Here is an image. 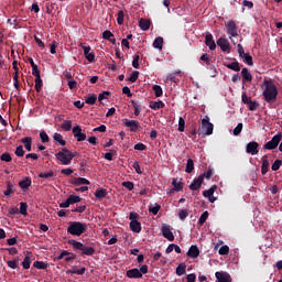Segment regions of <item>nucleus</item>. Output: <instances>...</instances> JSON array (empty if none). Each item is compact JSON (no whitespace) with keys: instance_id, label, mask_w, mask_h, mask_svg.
Here are the masks:
<instances>
[{"instance_id":"7ed1b4c3","label":"nucleus","mask_w":282,"mask_h":282,"mask_svg":"<svg viewBox=\"0 0 282 282\" xmlns=\"http://www.w3.org/2000/svg\"><path fill=\"white\" fill-rule=\"evenodd\" d=\"M55 158L58 160V162H61V164H63V166H69L74 158H76V154H74V152H72L69 149L63 148L55 154Z\"/></svg>"},{"instance_id":"de8ad7c7","label":"nucleus","mask_w":282,"mask_h":282,"mask_svg":"<svg viewBox=\"0 0 282 282\" xmlns=\"http://www.w3.org/2000/svg\"><path fill=\"white\" fill-rule=\"evenodd\" d=\"M208 219V210L204 212L199 219H198V224L199 226H204V224H206V220Z\"/></svg>"},{"instance_id":"a19ab883","label":"nucleus","mask_w":282,"mask_h":282,"mask_svg":"<svg viewBox=\"0 0 282 282\" xmlns=\"http://www.w3.org/2000/svg\"><path fill=\"white\" fill-rule=\"evenodd\" d=\"M41 89H43V79H41V77H35V91L40 94Z\"/></svg>"},{"instance_id":"6e6552de","label":"nucleus","mask_w":282,"mask_h":282,"mask_svg":"<svg viewBox=\"0 0 282 282\" xmlns=\"http://www.w3.org/2000/svg\"><path fill=\"white\" fill-rule=\"evenodd\" d=\"M73 135L77 142H85V140H87V134L83 132V128H80V126H75L73 128Z\"/></svg>"},{"instance_id":"c03bdc74","label":"nucleus","mask_w":282,"mask_h":282,"mask_svg":"<svg viewBox=\"0 0 282 282\" xmlns=\"http://www.w3.org/2000/svg\"><path fill=\"white\" fill-rule=\"evenodd\" d=\"M117 23L118 25H123L124 23V11L120 10L117 13Z\"/></svg>"},{"instance_id":"4468645a","label":"nucleus","mask_w":282,"mask_h":282,"mask_svg":"<svg viewBox=\"0 0 282 282\" xmlns=\"http://www.w3.org/2000/svg\"><path fill=\"white\" fill-rule=\"evenodd\" d=\"M205 45H207V47H209L210 52H215V50H217V44L215 43V40L213 39L212 33L206 34Z\"/></svg>"},{"instance_id":"4c0bfd02","label":"nucleus","mask_w":282,"mask_h":282,"mask_svg":"<svg viewBox=\"0 0 282 282\" xmlns=\"http://www.w3.org/2000/svg\"><path fill=\"white\" fill-rule=\"evenodd\" d=\"M217 188V185H213L209 189H206L203 192L204 197H212L215 195V189Z\"/></svg>"},{"instance_id":"37998d69","label":"nucleus","mask_w":282,"mask_h":282,"mask_svg":"<svg viewBox=\"0 0 282 282\" xmlns=\"http://www.w3.org/2000/svg\"><path fill=\"white\" fill-rule=\"evenodd\" d=\"M152 89L156 98L162 97V94H164V91L162 90V86L160 85H154Z\"/></svg>"},{"instance_id":"f3484780","label":"nucleus","mask_w":282,"mask_h":282,"mask_svg":"<svg viewBox=\"0 0 282 282\" xmlns=\"http://www.w3.org/2000/svg\"><path fill=\"white\" fill-rule=\"evenodd\" d=\"M186 254L189 259H197L199 257V248L196 245H192Z\"/></svg>"},{"instance_id":"a18cd8bd","label":"nucleus","mask_w":282,"mask_h":282,"mask_svg":"<svg viewBox=\"0 0 282 282\" xmlns=\"http://www.w3.org/2000/svg\"><path fill=\"white\" fill-rule=\"evenodd\" d=\"M61 129H63L64 131H72V120H65L61 124Z\"/></svg>"},{"instance_id":"9b49d317","label":"nucleus","mask_w":282,"mask_h":282,"mask_svg":"<svg viewBox=\"0 0 282 282\" xmlns=\"http://www.w3.org/2000/svg\"><path fill=\"white\" fill-rule=\"evenodd\" d=\"M216 43L217 46L220 47L221 52H227V54H230V42H228V40L225 37H219Z\"/></svg>"},{"instance_id":"5fc2aeb1","label":"nucleus","mask_w":282,"mask_h":282,"mask_svg":"<svg viewBox=\"0 0 282 282\" xmlns=\"http://www.w3.org/2000/svg\"><path fill=\"white\" fill-rule=\"evenodd\" d=\"M161 208L162 206L160 204H155L154 207H149V213H152V215H158Z\"/></svg>"},{"instance_id":"8fccbe9b","label":"nucleus","mask_w":282,"mask_h":282,"mask_svg":"<svg viewBox=\"0 0 282 282\" xmlns=\"http://www.w3.org/2000/svg\"><path fill=\"white\" fill-rule=\"evenodd\" d=\"M40 138H41L43 144L50 142V135H47V132H45V130H42L40 132Z\"/></svg>"},{"instance_id":"49530a36","label":"nucleus","mask_w":282,"mask_h":282,"mask_svg":"<svg viewBox=\"0 0 282 282\" xmlns=\"http://www.w3.org/2000/svg\"><path fill=\"white\" fill-rule=\"evenodd\" d=\"M67 199H68V203L72 205V204H78L79 202H82L83 198H80V196L69 195Z\"/></svg>"},{"instance_id":"412c9836","label":"nucleus","mask_w":282,"mask_h":282,"mask_svg":"<svg viewBox=\"0 0 282 282\" xmlns=\"http://www.w3.org/2000/svg\"><path fill=\"white\" fill-rule=\"evenodd\" d=\"M270 171V162L268 161V155L262 156L261 174L265 175Z\"/></svg>"},{"instance_id":"cd10ccee","label":"nucleus","mask_w":282,"mask_h":282,"mask_svg":"<svg viewBox=\"0 0 282 282\" xmlns=\"http://www.w3.org/2000/svg\"><path fill=\"white\" fill-rule=\"evenodd\" d=\"M130 102L134 109V116H140V113L142 112V104L135 100H131Z\"/></svg>"},{"instance_id":"f704fd0d","label":"nucleus","mask_w":282,"mask_h":282,"mask_svg":"<svg viewBox=\"0 0 282 282\" xmlns=\"http://www.w3.org/2000/svg\"><path fill=\"white\" fill-rule=\"evenodd\" d=\"M53 140L55 142H58V144H61V147H65V144H67V141L63 140V134H61V133H55L53 135Z\"/></svg>"},{"instance_id":"39448f33","label":"nucleus","mask_w":282,"mask_h":282,"mask_svg":"<svg viewBox=\"0 0 282 282\" xmlns=\"http://www.w3.org/2000/svg\"><path fill=\"white\" fill-rule=\"evenodd\" d=\"M215 126L210 122V117L205 116L202 120V133L203 135H213Z\"/></svg>"},{"instance_id":"0eeeda50","label":"nucleus","mask_w":282,"mask_h":282,"mask_svg":"<svg viewBox=\"0 0 282 282\" xmlns=\"http://www.w3.org/2000/svg\"><path fill=\"white\" fill-rule=\"evenodd\" d=\"M282 140V135L281 134H275L269 142H267L263 145V149H267V151H273V149H276V147H279V143Z\"/></svg>"},{"instance_id":"e433bc0d","label":"nucleus","mask_w":282,"mask_h":282,"mask_svg":"<svg viewBox=\"0 0 282 282\" xmlns=\"http://www.w3.org/2000/svg\"><path fill=\"white\" fill-rule=\"evenodd\" d=\"M192 171H195V162H193V159H188L185 167V173H191Z\"/></svg>"},{"instance_id":"9d476101","label":"nucleus","mask_w":282,"mask_h":282,"mask_svg":"<svg viewBox=\"0 0 282 282\" xmlns=\"http://www.w3.org/2000/svg\"><path fill=\"white\" fill-rule=\"evenodd\" d=\"M82 50H84L85 58L88 63H94L96 61V54L89 53L91 52V46H86L84 44H80Z\"/></svg>"},{"instance_id":"4d7b16f0","label":"nucleus","mask_w":282,"mask_h":282,"mask_svg":"<svg viewBox=\"0 0 282 282\" xmlns=\"http://www.w3.org/2000/svg\"><path fill=\"white\" fill-rule=\"evenodd\" d=\"M102 39H105V41H111V39H113V33H111L109 30H106L102 33Z\"/></svg>"},{"instance_id":"338daca9","label":"nucleus","mask_w":282,"mask_h":282,"mask_svg":"<svg viewBox=\"0 0 282 282\" xmlns=\"http://www.w3.org/2000/svg\"><path fill=\"white\" fill-rule=\"evenodd\" d=\"M219 254H228V252H230V247H228V246H223V247H220V249H219Z\"/></svg>"},{"instance_id":"aec40b11","label":"nucleus","mask_w":282,"mask_h":282,"mask_svg":"<svg viewBox=\"0 0 282 282\" xmlns=\"http://www.w3.org/2000/svg\"><path fill=\"white\" fill-rule=\"evenodd\" d=\"M70 184H73L74 186H82L83 184L89 185L90 182H89V180L84 178V177H74L70 181Z\"/></svg>"},{"instance_id":"dca6fc26","label":"nucleus","mask_w":282,"mask_h":282,"mask_svg":"<svg viewBox=\"0 0 282 282\" xmlns=\"http://www.w3.org/2000/svg\"><path fill=\"white\" fill-rule=\"evenodd\" d=\"M126 276H128V279H142V273L140 272V269L134 268L128 270Z\"/></svg>"},{"instance_id":"b1692460","label":"nucleus","mask_w":282,"mask_h":282,"mask_svg":"<svg viewBox=\"0 0 282 282\" xmlns=\"http://www.w3.org/2000/svg\"><path fill=\"white\" fill-rule=\"evenodd\" d=\"M139 28L141 30H143V32H147V30H149V28H151V21L144 19V18H141L139 20Z\"/></svg>"},{"instance_id":"4be33fe9","label":"nucleus","mask_w":282,"mask_h":282,"mask_svg":"<svg viewBox=\"0 0 282 282\" xmlns=\"http://www.w3.org/2000/svg\"><path fill=\"white\" fill-rule=\"evenodd\" d=\"M241 76L243 83H252V74H250L247 67L242 68Z\"/></svg>"},{"instance_id":"3c124183","label":"nucleus","mask_w":282,"mask_h":282,"mask_svg":"<svg viewBox=\"0 0 282 282\" xmlns=\"http://www.w3.org/2000/svg\"><path fill=\"white\" fill-rule=\"evenodd\" d=\"M185 127H186V121L184 120V118L180 117V119H178V131L181 133H184Z\"/></svg>"},{"instance_id":"f03ea898","label":"nucleus","mask_w":282,"mask_h":282,"mask_svg":"<svg viewBox=\"0 0 282 282\" xmlns=\"http://www.w3.org/2000/svg\"><path fill=\"white\" fill-rule=\"evenodd\" d=\"M265 89L262 93V96L265 102H274L276 100V96H279V91L276 90V86L274 83L270 80L264 82Z\"/></svg>"},{"instance_id":"052dcab7","label":"nucleus","mask_w":282,"mask_h":282,"mask_svg":"<svg viewBox=\"0 0 282 282\" xmlns=\"http://www.w3.org/2000/svg\"><path fill=\"white\" fill-rule=\"evenodd\" d=\"M20 214L28 215V203H20Z\"/></svg>"},{"instance_id":"774afa93","label":"nucleus","mask_w":282,"mask_h":282,"mask_svg":"<svg viewBox=\"0 0 282 282\" xmlns=\"http://www.w3.org/2000/svg\"><path fill=\"white\" fill-rule=\"evenodd\" d=\"M56 47H58V43L53 41L52 44H50L51 54H56Z\"/></svg>"},{"instance_id":"13d9d810","label":"nucleus","mask_w":282,"mask_h":282,"mask_svg":"<svg viewBox=\"0 0 282 282\" xmlns=\"http://www.w3.org/2000/svg\"><path fill=\"white\" fill-rule=\"evenodd\" d=\"M241 131H243V123H238L234 129V135H241Z\"/></svg>"},{"instance_id":"20e7f679","label":"nucleus","mask_w":282,"mask_h":282,"mask_svg":"<svg viewBox=\"0 0 282 282\" xmlns=\"http://www.w3.org/2000/svg\"><path fill=\"white\" fill-rule=\"evenodd\" d=\"M69 246H73L74 250H79L83 254H86V257H94L96 254V249L94 247H87L83 245V242H78L76 240H68Z\"/></svg>"},{"instance_id":"0e129e2a","label":"nucleus","mask_w":282,"mask_h":282,"mask_svg":"<svg viewBox=\"0 0 282 282\" xmlns=\"http://www.w3.org/2000/svg\"><path fill=\"white\" fill-rule=\"evenodd\" d=\"M107 96H111V93L110 91L100 93L99 96H98L99 102H102V100H107Z\"/></svg>"},{"instance_id":"423d86ee","label":"nucleus","mask_w":282,"mask_h":282,"mask_svg":"<svg viewBox=\"0 0 282 282\" xmlns=\"http://www.w3.org/2000/svg\"><path fill=\"white\" fill-rule=\"evenodd\" d=\"M225 28L227 29V34L229 35L230 41H232V36H239V29L235 20L227 21Z\"/></svg>"},{"instance_id":"58836bf2","label":"nucleus","mask_w":282,"mask_h":282,"mask_svg":"<svg viewBox=\"0 0 282 282\" xmlns=\"http://www.w3.org/2000/svg\"><path fill=\"white\" fill-rule=\"evenodd\" d=\"M98 100V97L96 96V94L89 95L85 102L86 105H96V101Z\"/></svg>"},{"instance_id":"6ab92c4d","label":"nucleus","mask_w":282,"mask_h":282,"mask_svg":"<svg viewBox=\"0 0 282 282\" xmlns=\"http://www.w3.org/2000/svg\"><path fill=\"white\" fill-rule=\"evenodd\" d=\"M130 230L137 234L142 232V224L138 220L130 221Z\"/></svg>"},{"instance_id":"1a4fd4ad","label":"nucleus","mask_w":282,"mask_h":282,"mask_svg":"<svg viewBox=\"0 0 282 282\" xmlns=\"http://www.w3.org/2000/svg\"><path fill=\"white\" fill-rule=\"evenodd\" d=\"M124 127H128L132 133H135V131H140L142 129V126H140V121L138 120H124L123 122Z\"/></svg>"},{"instance_id":"09e8293b","label":"nucleus","mask_w":282,"mask_h":282,"mask_svg":"<svg viewBox=\"0 0 282 282\" xmlns=\"http://www.w3.org/2000/svg\"><path fill=\"white\" fill-rule=\"evenodd\" d=\"M14 194V189H12V183L7 182V191H4L6 197H10V195Z\"/></svg>"},{"instance_id":"bb28decb","label":"nucleus","mask_w":282,"mask_h":282,"mask_svg":"<svg viewBox=\"0 0 282 282\" xmlns=\"http://www.w3.org/2000/svg\"><path fill=\"white\" fill-rule=\"evenodd\" d=\"M172 186H173L172 191H175V193H180V191L184 189V183L177 182V178H173Z\"/></svg>"},{"instance_id":"bf43d9fd","label":"nucleus","mask_w":282,"mask_h":282,"mask_svg":"<svg viewBox=\"0 0 282 282\" xmlns=\"http://www.w3.org/2000/svg\"><path fill=\"white\" fill-rule=\"evenodd\" d=\"M282 166V161L281 160H275L273 164L271 165L272 171H279Z\"/></svg>"},{"instance_id":"f8f14e48","label":"nucleus","mask_w":282,"mask_h":282,"mask_svg":"<svg viewBox=\"0 0 282 282\" xmlns=\"http://www.w3.org/2000/svg\"><path fill=\"white\" fill-rule=\"evenodd\" d=\"M161 232L167 241H175V236L173 235V231H171V226L165 225L161 228Z\"/></svg>"},{"instance_id":"603ef678","label":"nucleus","mask_w":282,"mask_h":282,"mask_svg":"<svg viewBox=\"0 0 282 282\" xmlns=\"http://www.w3.org/2000/svg\"><path fill=\"white\" fill-rule=\"evenodd\" d=\"M139 76H140V72L133 70L132 74L130 75V77L128 78V80L130 83H135V80H138Z\"/></svg>"},{"instance_id":"2eb2a0df","label":"nucleus","mask_w":282,"mask_h":282,"mask_svg":"<svg viewBox=\"0 0 282 282\" xmlns=\"http://www.w3.org/2000/svg\"><path fill=\"white\" fill-rule=\"evenodd\" d=\"M202 184H204V176H198L197 178H194V181L189 185V191H199V188H202Z\"/></svg>"},{"instance_id":"2f4dec72","label":"nucleus","mask_w":282,"mask_h":282,"mask_svg":"<svg viewBox=\"0 0 282 282\" xmlns=\"http://www.w3.org/2000/svg\"><path fill=\"white\" fill-rule=\"evenodd\" d=\"M39 177L41 180H51V177H56V173L54 171H48V172H42L39 174Z\"/></svg>"},{"instance_id":"6e6d98bb","label":"nucleus","mask_w":282,"mask_h":282,"mask_svg":"<svg viewBox=\"0 0 282 282\" xmlns=\"http://www.w3.org/2000/svg\"><path fill=\"white\" fill-rule=\"evenodd\" d=\"M0 160H2V162H12V155H10L8 152H4L1 154Z\"/></svg>"},{"instance_id":"79ce46f5","label":"nucleus","mask_w":282,"mask_h":282,"mask_svg":"<svg viewBox=\"0 0 282 282\" xmlns=\"http://www.w3.org/2000/svg\"><path fill=\"white\" fill-rule=\"evenodd\" d=\"M243 58V63H246L249 66L254 65V63L252 62V55L250 53L243 54L242 56Z\"/></svg>"},{"instance_id":"a211bd4d","label":"nucleus","mask_w":282,"mask_h":282,"mask_svg":"<svg viewBox=\"0 0 282 282\" xmlns=\"http://www.w3.org/2000/svg\"><path fill=\"white\" fill-rule=\"evenodd\" d=\"M215 276H216L217 281H219V282H231L232 281L230 279V274H228L227 272L217 271L215 273Z\"/></svg>"},{"instance_id":"680f3d73","label":"nucleus","mask_w":282,"mask_h":282,"mask_svg":"<svg viewBox=\"0 0 282 282\" xmlns=\"http://www.w3.org/2000/svg\"><path fill=\"white\" fill-rule=\"evenodd\" d=\"M241 100H242L243 105H249L252 101V97H248V95L246 93H242Z\"/></svg>"},{"instance_id":"864d4df0","label":"nucleus","mask_w":282,"mask_h":282,"mask_svg":"<svg viewBox=\"0 0 282 282\" xmlns=\"http://www.w3.org/2000/svg\"><path fill=\"white\" fill-rule=\"evenodd\" d=\"M14 154H15L18 158H23V155H25V150H23V145H19V147L15 149Z\"/></svg>"},{"instance_id":"e2e57ef3","label":"nucleus","mask_w":282,"mask_h":282,"mask_svg":"<svg viewBox=\"0 0 282 282\" xmlns=\"http://www.w3.org/2000/svg\"><path fill=\"white\" fill-rule=\"evenodd\" d=\"M186 217H188V210L182 209V210L178 213V218L181 219V221H185V220H186Z\"/></svg>"},{"instance_id":"c9c22d12","label":"nucleus","mask_w":282,"mask_h":282,"mask_svg":"<svg viewBox=\"0 0 282 282\" xmlns=\"http://www.w3.org/2000/svg\"><path fill=\"white\" fill-rule=\"evenodd\" d=\"M227 69H232V72H241V66H239V62H234L226 65Z\"/></svg>"},{"instance_id":"c85d7f7f","label":"nucleus","mask_w":282,"mask_h":282,"mask_svg":"<svg viewBox=\"0 0 282 282\" xmlns=\"http://www.w3.org/2000/svg\"><path fill=\"white\" fill-rule=\"evenodd\" d=\"M30 254L32 253H28L22 261L23 270H30V265H32V257H30Z\"/></svg>"},{"instance_id":"72a5a7b5","label":"nucleus","mask_w":282,"mask_h":282,"mask_svg":"<svg viewBox=\"0 0 282 282\" xmlns=\"http://www.w3.org/2000/svg\"><path fill=\"white\" fill-rule=\"evenodd\" d=\"M176 274L177 276H184V274H186V263H181L178 264V267L176 268Z\"/></svg>"},{"instance_id":"473e14b6","label":"nucleus","mask_w":282,"mask_h":282,"mask_svg":"<svg viewBox=\"0 0 282 282\" xmlns=\"http://www.w3.org/2000/svg\"><path fill=\"white\" fill-rule=\"evenodd\" d=\"M22 144H24V149L28 151H32V138L31 137H25L21 139Z\"/></svg>"},{"instance_id":"5701e85b","label":"nucleus","mask_w":282,"mask_h":282,"mask_svg":"<svg viewBox=\"0 0 282 282\" xmlns=\"http://www.w3.org/2000/svg\"><path fill=\"white\" fill-rule=\"evenodd\" d=\"M95 197H96V199H98V202H102V199H105V197H107V189H105V188L96 189Z\"/></svg>"},{"instance_id":"393cba45","label":"nucleus","mask_w":282,"mask_h":282,"mask_svg":"<svg viewBox=\"0 0 282 282\" xmlns=\"http://www.w3.org/2000/svg\"><path fill=\"white\" fill-rule=\"evenodd\" d=\"M166 105L163 104L162 100L150 102V109H153L154 111H158V109H164Z\"/></svg>"},{"instance_id":"a878e982","label":"nucleus","mask_w":282,"mask_h":282,"mask_svg":"<svg viewBox=\"0 0 282 282\" xmlns=\"http://www.w3.org/2000/svg\"><path fill=\"white\" fill-rule=\"evenodd\" d=\"M19 186L20 188H22L23 191L28 189L29 187L32 186V178L30 177H25L24 180L19 182Z\"/></svg>"},{"instance_id":"7c9ffc66","label":"nucleus","mask_w":282,"mask_h":282,"mask_svg":"<svg viewBox=\"0 0 282 282\" xmlns=\"http://www.w3.org/2000/svg\"><path fill=\"white\" fill-rule=\"evenodd\" d=\"M154 50H162L164 47V39L162 36H159L153 42Z\"/></svg>"},{"instance_id":"69168bd1","label":"nucleus","mask_w":282,"mask_h":282,"mask_svg":"<svg viewBox=\"0 0 282 282\" xmlns=\"http://www.w3.org/2000/svg\"><path fill=\"white\" fill-rule=\"evenodd\" d=\"M122 186H123L124 188H127L128 191H133V188H134L133 182H130V181L123 182V183H122Z\"/></svg>"},{"instance_id":"c756f323","label":"nucleus","mask_w":282,"mask_h":282,"mask_svg":"<svg viewBox=\"0 0 282 282\" xmlns=\"http://www.w3.org/2000/svg\"><path fill=\"white\" fill-rule=\"evenodd\" d=\"M87 272V269L83 267L82 269H69L66 271V274H78L79 276H83Z\"/></svg>"},{"instance_id":"ddd939ff","label":"nucleus","mask_w":282,"mask_h":282,"mask_svg":"<svg viewBox=\"0 0 282 282\" xmlns=\"http://www.w3.org/2000/svg\"><path fill=\"white\" fill-rule=\"evenodd\" d=\"M246 152L250 153V155H257L259 153V143L256 141H251L246 147Z\"/></svg>"},{"instance_id":"ea45409f","label":"nucleus","mask_w":282,"mask_h":282,"mask_svg":"<svg viewBox=\"0 0 282 282\" xmlns=\"http://www.w3.org/2000/svg\"><path fill=\"white\" fill-rule=\"evenodd\" d=\"M33 268H36L37 270H47V263L43 261H35L33 263Z\"/></svg>"},{"instance_id":"f257e3e1","label":"nucleus","mask_w":282,"mask_h":282,"mask_svg":"<svg viewBox=\"0 0 282 282\" xmlns=\"http://www.w3.org/2000/svg\"><path fill=\"white\" fill-rule=\"evenodd\" d=\"M87 228H89V226L85 223L69 221L67 232L73 237H80L82 235H85V232H87Z\"/></svg>"}]
</instances>
